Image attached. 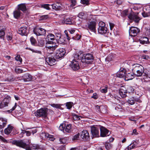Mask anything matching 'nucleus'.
Returning a JSON list of instances; mask_svg holds the SVG:
<instances>
[{
	"label": "nucleus",
	"instance_id": "35",
	"mask_svg": "<svg viewBox=\"0 0 150 150\" xmlns=\"http://www.w3.org/2000/svg\"><path fill=\"white\" fill-rule=\"evenodd\" d=\"M6 28L5 27L3 26H0V38L2 39L3 38L5 35L4 30Z\"/></svg>",
	"mask_w": 150,
	"mask_h": 150
},
{
	"label": "nucleus",
	"instance_id": "20",
	"mask_svg": "<svg viewBox=\"0 0 150 150\" xmlns=\"http://www.w3.org/2000/svg\"><path fill=\"white\" fill-rule=\"evenodd\" d=\"M37 132L36 129H30L29 130H22V131L21 134H26V135L27 136H29L31 134H33L34 133Z\"/></svg>",
	"mask_w": 150,
	"mask_h": 150
},
{
	"label": "nucleus",
	"instance_id": "29",
	"mask_svg": "<svg viewBox=\"0 0 150 150\" xmlns=\"http://www.w3.org/2000/svg\"><path fill=\"white\" fill-rule=\"evenodd\" d=\"M7 124V120L3 118H0V128L3 129Z\"/></svg>",
	"mask_w": 150,
	"mask_h": 150
},
{
	"label": "nucleus",
	"instance_id": "23",
	"mask_svg": "<svg viewBox=\"0 0 150 150\" xmlns=\"http://www.w3.org/2000/svg\"><path fill=\"white\" fill-rule=\"evenodd\" d=\"M9 102L8 99L6 98H5L2 102L0 101V109L6 106H7Z\"/></svg>",
	"mask_w": 150,
	"mask_h": 150
},
{
	"label": "nucleus",
	"instance_id": "52",
	"mask_svg": "<svg viewBox=\"0 0 150 150\" xmlns=\"http://www.w3.org/2000/svg\"><path fill=\"white\" fill-rule=\"evenodd\" d=\"M51 106L54 108L60 109H62L61 105L60 104H53L51 105Z\"/></svg>",
	"mask_w": 150,
	"mask_h": 150
},
{
	"label": "nucleus",
	"instance_id": "8",
	"mask_svg": "<svg viewBox=\"0 0 150 150\" xmlns=\"http://www.w3.org/2000/svg\"><path fill=\"white\" fill-rule=\"evenodd\" d=\"M87 24L86 26L87 30H89L91 31L94 32L96 30V22L90 20L87 22Z\"/></svg>",
	"mask_w": 150,
	"mask_h": 150
},
{
	"label": "nucleus",
	"instance_id": "34",
	"mask_svg": "<svg viewBox=\"0 0 150 150\" xmlns=\"http://www.w3.org/2000/svg\"><path fill=\"white\" fill-rule=\"evenodd\" d=\"M18 9L22 11L23 12H25L26 11V6L25 4H19L18 6Z\"/></svg>",
	"mask_w": 150,
	"mask_h": 150
},
{
	"label": "nucleus",
	"instance_id": "5",
	"mask_svg": "<svg viewBox=\"0 0 150 150\" xmlns=\"http://www.w3.org/2000/svg\"><path fill=\"white\" fill-rule=\"evenodd\" d=\"M91 131L93 137H98L99 136V129L100 126L94 125L90 126Z\"/></svg>",
	"mask_w": 150,
	"mask_h": 150
},
{
	"label": "nucleus",
	"instance_id": "49",
	"mask_svg": "<svg viewBox=\"0 0 150 150\" xmlns=\"http://www.w3.org/2000/svg\"><path fill=\"white\" fill-rule=\"evenodd\" d=\"M72 116L74 120H78L80 119V117L75 114H72Z\"/></svg>",
	"mask_w": 150,
	"mask_h": 150
},
{
	"label": "nucleus",
	"instance_id": "31",
	"mask_svg": "<svg viewBox=\"0 0 150 150\" xmlns=\"http://www.w3.org/2000/svg\"><path fill=\"white\" fill-rule=\"evenodd\" d=\"M98 32L99 33L101 34H105L108 33L107 28L106 27L102 28V29L98 28Z\"/></svg>",
	"mask_w": 150,
	"mask_h": 150
},
{
	"label": "nucleus",
	"instance_id": "4",
	"mask_svg": "<svg viewBox=\"0 0 150 150\" xmlns=\"http://www.w3.org/2000/svg\"><path fill=\"white\" fill-rule=\"evenodd\" d=\"M139 13L134 12L132 10H131L128 17L131 21H134L136 23L139 22L140 19L138 16Z\"/></svg>",
	"mask_w": 150,
	"mask_h": 150
},
{
	"label": "nucleus",
	"instance_id": "1",
	"mask_svg": "<svg viewBox=\"0 0 150 150\" xmlns=\"http://www.w3.org/2000/svg\"><path fill=\"white\" fill-rule=\"evenodd\" d=\"M74 58L77 60L81 59L83 63L87 64H91L93 61L94 57L92 54L89 53L84 54L83 55L81 52H76L74 55Z\"/></svg>",
	"mask_w": 150,
	"mask_h": 150
},
{
	"label": "nucleus",
	"instance_id": "28",
	"mask_svg": "<svg viewBox=\"0 0 150 150\" xmlns=\"http://www.w3.org/2000/svg\"><path fill=\"white\" fill-rule=\"evenodd\" d=\"M135 75L133 73H128L126 74L125 79L127 81L132 80L134 78Z\"/></svg>",
	"mask_w": 150,
	"mask_h": 150
},
{
	"label": "nucleus",
	"instance_id": "18",
	"mask_svg": "<svg viewBox=\"0 0 150 150\" xmlns=\"http://www.w3.org/2000/svg\"><path fill=\"white\" fill-rule=\"evenodd\" d=\"M81 137L85 141L88 140L90 138L89 133L86 130H83V131Z\"/></svg>",
	"mask_w": 150,
	"mask_h": 150
},
{
	"label": "nucleus",
	"instance_id": "17",
	"mask_svg": "<svg viewBox=\"0 0 150 150\" xmlns=\"http://www.w3.org/2000/svg\"><path fill=\"white\" fill-rule=\"evenodd\" d=\"M127 91L125 87L122 86L119 91V94L122 98H125L127 96Z\"/></svg>",
	"mask_w": 150,
	"mask_h": 150
},
{
	"label": "nucleus",
	"instance_id": "60",
	"mask_svg": "<svg viewBox=\"0 0 150 150\" xmlns=\"http://www.w3.org/2000/svg\"><path fill=\"white\" fill-rule=\"evenodd\" d=\"M50 5L48 4H44L42 5V7L47 10H50V8L49 7Z\"/></svg>",
	"mask_w": 150,
	"mask_h": 150
},
{
	"label": "nucleus",
	"instance_id": "51",
	"mask_svg": "<svg viewBox=\"0 0 150 150\" xmlns=\"http://www.w3.org/2000/svg\"><path fill=\"white\" fill-rule=\"evenodd\" d=\"M105 27H106L105 26V24L104 22L103 21H100L99 22V27L98 28H100L102 29V28Z\"/></svg>",
	"mask_w": 150,
	"mask_h": 150
},
{
	"label": "nucleus",
	"instance_id": "21",
	"mask_svg": "<svg viewBox=\"0 0 150 150\" xmlns=\"http://www.w3.org/2000/svg\"><path fill=\"white\" fill-rule=\"evenodd\" d=\"M0 80L2 81H12L14 80L12 76L11 75H8L7 77H5V76L1 77L0 76Z\"/></svg>",
	"mask_w": 150,
	"mask_h": 150
},
{
	"label": "nucleus",
	"instance_id": "26",
	"mask_svg": "<svg viewBox=\"0 0 150 150\" xmlns=\"http://www.w3.org/2000/svg\"><path fill=\"white\" fill-rule=\"evenodd\" d=\"M51 6L52 8L57 10H59L62 9V5L59 2L54 4Z\"/></svg>",
	"mask_w": 150,
	"mask_h": 150
},
{
	"label": "nucleus",
	"instance_id": "12",
	"mask_svg": "<svg viewBox=\"0 0 150 150\" xmlns=\"http://www.w3.org/2000/svg\"><path fill=\"white\" fill-rule=\"evenodd\" d=\"M144 12L142 14L144 17L150 16V5H147L143 8Z\"/></svg>",
	"mask_w": 150,
	"mask_h": 150
},
{
	"label": "nucleus",
	"instance_id": "55",
	"mask_svg": "<svg viewBox=\"0 0 150 150\" xmlns=\"http://www.w3.org/2000/svg\"><path fill=\"white\" fill-rule=\"evenodd\" d=\"M46 139L52 141H53L54 139V138L53 136L51 135H50L48 133Z\"/></svg>",
	"mask_w": 150,
	"mask_h": 150
},
{
	"label": "nucleus",
	"instance_id": "41",
	"mask_svg": "<svg viewBox=\"0 0 150 150\" xmlns=\"http://www.w3.org/2000/svg\"><path fill=\"white\" fill-rule=\"evenodd\" d=\"M48 15L41 16H40L39 20L40 21H45L48 18Z\"/></svg>",
	"mask_w": 150,
	"mask_h": 150
},
{
	"label": "nucleus",
	"instance_id": "11",
	"mask_svg": "<svg viewBox=\"0 0 150 150\" xmlns=\"http://www.w3.org/2000/svg\"><path fill=\"white\" fill-rule=\"evenodd\" d=\"M34 33L37 36L44 35L46 34L45 30L42 28H36L33 30Z\"/></svg>",
	"mask_w": 150,
	"mask_h": 150
},
{
	"label": "nucleus",
	"instance_id": "44",
	"mask_svg": "<svg viewBox=\"0 0 150 150\" xmlns=\"http://www.w3.org/2000/svg\"><path fill=\"white\" fill-rule=\"evenodd\" d=\"M48 45L49 46H54V45H56V43L52 41H48L46 44V47H47V45Z\"/></svg>",
	"mask_w": 150,
	"mask_h": 150
},
{
	"label": "nucleus",
	"instance_id": "38",
	"mask_svg": "<svg viewBox=\"0 0 150 150\" xmlns=\"http://www.w3.org/2000/svg\"><path fill=\"white\" fill-rule=\"evenodd\" d=\"M78 17L80 18L81 19L85 20L86 19H87L86 18V15L83 12H81L79 13L78 15ZM89 19L88 18V20Z\"/></svg>",
	"mask_w": 150,
	"mask_h": 150
},
{
	"label": "nucleus",
	"instance_id": "30",
	"mask_svg": "<svg viewBox=\"0 0 150 150\" xmlns=\"http://www.w3.org/2000/svg\"><path fill=\"white\" fill-rule=\"evenodd\" d=\"M139 41L140 43L142 44H148L149 41L148 38L146 37H142L139 39Z\"/></svg>",
	"mask_w": 150,
	"mask_h": 150
},
{
	"label": "nucleus",
	"instance_id": "19",
	"mask_svg": "<svg viewBox=\"0 0 150 150\" xmlns=\"http://www.w3.org/2000/svg\"><path fill=\"white\" fill-rule=\"evenodd\" d=\"M57 30H54V32L55 35V40L57 41V42L58 43L60 42H62V39L61 38L62 35L59 32H57Z\"/></svg>",
	"mask_w": 150,
	"mask_h": 150
},
{
	"label": "nucleus",
	"instance_id": "53",
	"mask_svg": "<svg viewBox=\"0 0 150 150\" xmlns=\"http://www.w3.org/2000/svg\"><path fill=\"white\" fill-rule=\"evenodd\" d=\"M64 23L66 24H71L72 23L70 18H67L64 21Z\"/></svg>",
	"mask_w": 150,
	"mask_h": 150
},
{
	"label": "nucleus",
	"instance_id": "36",
	"mask_svg": "<svg viewBox=\"0 0 150 150\" xmlns=\"http://www.w3.org/2000/svg\"><path fill=\"white\" fill-rule=\"evenodd\" d=\"M22 13L18 9L13 12V16L16 18H19L21 15Z\"/></svg>",
	"mask_w": 150,
	"mask_h": 150
},
{
	"label": "nucleus",
	"instance_id": "10",
	"mask_svg": "<svg viewBox=\"0 0 150 150\" xmlns=\"http://www.w3.org/2000/svg\"><path fill=\"white\" fill-rule=\"evenodd\" d=\"M140 31V30L137 27H131L129 30V35L132 36H135L139 33Z\"/></svg>",
	"mask_w": 150,
	"mask_h": 150
},
{
	"label": "nucleus",
	"instance_id": "6",
	"mask_svg": "<svg viewBox=\"0 0 150 150\" xmlns=\"http://www.w3.org/2000/svg\"><path fill=\"white\" fill-rule=\"evenodd\" d=\"M48 110L47 108H42L35 112L34 114L37 117H45L47 116Z\"/></svg>",
	"mask_w": 150,
	"mask_h": 150
},
{
	"label": "nucleus",
	"instance_id": "13",
	"mask_svg": "<svg viewBox=\"0 0 150 150\" xmlns=\"http://www.w3.org/2000/svg\"><path fill=\"white\" fill-rule=\"evenodd\" d=\"M100 136L101 137H104L108 136L109 130L103 127L100 126Z\"/></svg>",
	"mask_w": 150,
	"mask_h": 150
},
{
	"label": "nucleus",
	"instance_id": "54",
	"mask_svg": "<svg viewBox=\"0 0 150 150\" xmlns=\"http://www.w3.org/2000/svg\"><path fill=\"white\" fill-rule=\"evenodd\" d=\"M29 50L33 52L38 53L40 54H42V52L41 51L36 50L32 49L30 48Z\"/></svg>",
	"mask_w": 150,
	"mask_h": 150
},
{
	"label": "nucleus",
	"instance_id": "27",
	"mask_svg": "<svg viewBox=\"0 0 150 150\" xmlns=\"http://www.w3.org/2000/svg\"><path fill=\"white\" fill-rule=\"evenodd\" d=\"M135 102H140L141 100L139 98H137L133 97H131L129 98L127 101L128 103L131 105L134 104Z\"/></svg>",
	"mask_w": 150,
	"mask_h": 150
},
{
	"label": "nucleus",
	"instance_id": "15",
	"mask_svg": "<svg viewBox=\"0 0 150 150\" xmlns=\"http://www.w3.org/2000/svg\"><path fill=\"white\" fill-rule=\"evenodd\" d=\"M28 33L27 27L25 26L21 27L18 30V33L22 35H26Z\"/></svg>",
	"mask_w": 150,
	"mask_h": 150
},
{
	"label": "nucleus",
	"instance_id": "45",
	"mask_svg": "<svg viewBox=\"0 0 150 150\" xmlns=\"http://www.w3.org/2000/svg\"><path fill=\"white\" fill-rule=\"evenodd\" d=\"M15 60L18 62L20 63H21L22 62V59L20 57V55H17L15 58Z\"/></svg>",
	"mask_w": 150,
	"mask_h": 150
},
{
	"label": "nucleus",
	"instance_id": "3",
	"mask_svg": "<svg viewBox=\"0 0 150 150\" xmlns=\"http://www.w3.org/2000/svg\"><path fill=\"white\" fill-rule=\"evenodd\" d=\"M132 71L134 74L137 76H141L144 72V68L141 65L136 64L132 65Z\"/></svg>",
	"mask_w": 150,
	"mask_h": 150
},
{
	"label": "nucleus",
	"instance_id": "59",
	"mask_svg": "<svg viewBox=\"0 0 150 150\" xmlns=\"http://www.w3.org/2000/svg\"><path fill=\"white\" fill-rule=\"evenodd\" d=\"M48 135V133H46L45 132H42L41 134V136L43 138H47V135Z\"/></svg>",
	"mask_w": 150,
	"mask_h": 150
},
{
	"label": "nucleus",
	"instance_id": "56",
	"mask_svg": "<svg viewBox=\"0 0 150 150\" xmlns=\"http://www.w3.org/2000/svg\"><path fill=\"white\" fill-rule=\"evenodd\" d=\"M105 147L107 150H109L111 148V144L108 143L106 142L105 144Z\"/></svg>",
	"mask_w": 150,
	"mask_h": 150
},
{
	"label": "nucleus",
	"instance_id": "43",
	"mask_svg": "<svg viewBox=\"0 0 150 150\" xmlns=\"http://www.w3.org/2000/svg\"><path fill=\"white\" fill-rule=\"evenodd\" d=\"M66 127L65 124L64 123H62L59 126V130L61 131H63V132L64 133H65L64 131L65 130V127Z\"/></svg>",
	"mask_w": 150,
	"mask_h": 150
},
{
	"label": "nucleus",
	"instance_id": "24",
	"mask_svg": "<svg viewBox=\"0 0 150 150\" xmlns=\"http://www.w3.org/2000/svg\"><path fill=\"white\" fill-rule=\"evenodd\" d=\"M125 69L123 68L121 69L119 71L117 74V77L120 78L124 77L125 75Z\"/></svg>",
	"mask_w": 150,
	"mask_h": 150
},
{
	"label": "nucleus",
	"instance_id": "33",
	"mask_svg": "<svg viewBox=\"0 0 150 150\" xmlns=\"http://www.w3.org/2000/svg\"><path fill=\"white\" fill-rule=\"evenodd\" d=\"M13 129V127L12 126L9 125L7 127L4 129V131L5 134L7 135L9 134L12 131Z\"/></svg>",
	"mask_w": 150,
	"mask_h": 150
},
{
	"label": "nucleus",
	"instance_id": "42",
	"mask_svg": "<svg viewBox=\"0 0 150 150\" xmlns=\"http://www.w3.org/2000/svg\"><path fill=\"white\" fill-rule=\"evenodd\" d=\"M66 106L67 108L68 109H70L73 105V103L72 102H68L66 103Z\"/></svg>",
	"mask_w": 150,
	"mask_h": 150
},
{
	"label": "nucleus",
	"instance_id": "64",
	"mask_svg": "<svg viewBox=\"0 0 150 150\" xmlns=\"http://www.w3.org/2000/svg\"><path fill=\"white\" fill-rule=\"evenodd\" d=\"M82 3L84 4L87 5L89 4L88 0H81Z\"/></svg>",
	"mask_w": 150,
	"mask_h": 150
},
{
	"label": "nucleus",
	"instance_id": "58",
	"mask_svg": "<svg viewBox=\"0 0 150 150\" xmlns=\"http://www.w3.org/2000/svg\"><path fill=\"white\" fill-rule=\"evenodd\" d=\"M59 140L60 142L62 144H65L67 141V138H60Z\"/></svg>",
	"mask_w": 150,
	"mask_h": 150
},
{
	"label": "nucleus",
	"instance_id": "25",
	"mask_svg": "<svg viewBox=\"0 0 150 150\" xmlns=\"http://www.w3.org/2000/svg\"><path fill=\"white\" fill-rule=\"evenodd\" d=\"M47 45V47H46L47 52L48 54L52 53L57 48V45H54V46H49Z\"/></svg>",
	"mask_w": 150,
	"mask_h": 150
},
{
	"label": "nucleus",
	"instance_id": "2",
	"mask_svg": "<svg viewBox=\"0 0 150 150\" xmlns=\"http://www.w3.org/2000/svg\"><path fill=\"white\" fill-rule=\"evenodd\" d=\"M29 140H20L13 141V143L17 146L25 149L26 150H31V146Z\"/></svg>",
	"mask_w": 150,
	"mask_h": 150
},
{
	"label": "nucleus",
	"instance_id": "14",
	"mask_svg": "<svg viewBox=\"0 0 150 150\" xmlns=\"http://www.w3.org/2000/svg\"><path fill=\"white\" fill-rule=\"evenodd\" d=\"M96 108L97 112H100L103 114H105L107 112V107L106 106L102 105L99 106L96 105Z\"/></svg>",
	"mask_w": 150,
	"mask_h": 150
},
{
	"label": "nucleus",
	"instance_id": "9",
	"mask_svg": "<svg viewBox=\"0 0 150 150\" xmlns=\"http://www.w3.org/2000/svg\"><path fill=\"white\" fill-rule=\"evenodd\" d=\"M74 59H75V58ZM70 66L71 69L74 71H76L80 69L79 62L75 59H73L71 61Z\"/></svg>",
	"mask_w": 150,
	"mask_h": 150
},
{
	"label": "nucleus",
	"instance_id": "32",
	"mask_svg": "<svg viewBox=\"0 0 150 150\" xmlns=\"http://www.w3.org/2000/svg\"><path fill=\"white\" fill-rule=\"evenodd\" d=\"M27 69L24 67H17L15 69L16 72L17 73H21L26 71Z\"/></svg>",
	"mask_w": 150,
	"mask_h": 150
},
{
	"label": "nucleus",
	"instance_id": "57",
	"mask_svg": "<svg viewBox=\"0 0 150 150\" xmlns=\"http://www.w3.org/2000/svg\"><path fill=\"white\" fill-rule=\"evenodd\" d=\"M81 36L78 34H76L75 35L72 37V38L76 40H79L81 38Z\"/></svg>",
	"mask_w": 150,
	"mask_h": 150
},
{
	"label": "nucleus",
	"instance_id": "63",
	"mask_svg": "<svg viewBox=\"0 0 150 150\" xmlns=\"http://www.w3.org/2000/svg\"><path fill=\"white\" fill-rule=\"evenodd\" d=\"M139 142L137 140L136 141H134L133 143V144L134 146L136 147H137L138 146H140V145L138 144Z\"/></svg>",
	"mask_w": 150,
	"mask_h": 150
},
{
	"label": "nucleus",
	"instance_id": "16",
	"mask_svg": "<svg viewBox=\"0 0 150 150\" xmlns=\"http://www.w3.org/2000/svg\"><path fill=\"white\" fill-rule=\"evenodd\" d=\"M46 62L48 64L52 66L55 64L56 59L53 57H47L45 59Z\"/></svg>",
	"mask_w": 150,
	"mask_h": 150
},
{
	"label": "nucleus",
	"instance_id": "40",
	"mask_svg": "<svg viewBox=\"0 0 150 150\" xmlns=\"http://www.w3.org/2000/svg\"><path fill=\"white\" fill-rule=\"evenodd\" d=\"M132 10V9L130 10H125L122 11L121 13L122 15L124 16H126L129 15V13L131 12V10Z\"/></svg>",
	"mask_w": 150,
	"mask_h": 150
},
{
	"label": "nucleus",
	"instance_id": "22",
	"mask_svg": "<svg viewBox=\"0 0 150 150\" xmlns=\"http://www.w3.org/2000/svg\"><path fill=\"white\" fill-rule=\"evenodd\" d=\"M22 78L24 82L30 81L33 79L31 75L28 73L24 74L22 76Z\"/></svg>",
	"mask_w": 150,
	"mask_h": 150
},
{
	"label": "nucleus",
	"instance_id": "39",
	"mask_svg": "<svg viewBox=\"0 0 150 150\" xmlns=\"http://www.w3.org/2000/svg\"><path fill=\"white\" fill-rule=\"evenodd\" d=\"M71 125L70 124L67 125L64 131L65 132L69 133L71 132Z\"/></svg>",
	"mask_w": 150,
	"mask_h": 150
},
{
	"label": "nucleus",
	"instance_id": "47",
	"mask_svg": "<svg viewBox=\"0 0 150 150\" xmlns=\"http://www.w3.org/2000/svg\"><path fill=\"white\" fill-rule=\"evenodd\" d=\"M135 148L133 144H131L129 145L125 149V150H131L132 149H133Z\"/></svg>",
	"mask_w": 150,
	"mask_h": 150
},
{
	"label": "nucleus",
	"instance_id": "48",
	"mask_svg": "<svg viewBox=\"0 0 150 150\" xmlns=\"http://www.w3.org/2000/svg\"><path fill=\"white\" fill-rule=\"evenodd\" d=\"M108 87H103L100 88V92L103 93H105L107 92Z\"/></svg>",
	"mask_w": 150,
	"mask_h": 150
},
{
	"label": "nucleus",
	"instance_id": "61",
	"mask_svg": "<svg viewBox=\"0 0 150 150\" xmlns=\"http://www.w3.org/2000/svg\"><path fill=\"white\" fill-rule=\"evenodd\" d=\"M141 58L142 59L146 60H148L150 58V57L149 56L145 55H142L141 56Z\"/></svg>",
	"mask_w": 150,
	"mask_h": 150
},
{
	"label": "nucleus",
	"instance_id": "50",
	"mask_svg": "<svg viewBox=\"0 0 150 150\" xmlns=\"http://www.w3.org/2000/svg\"><path fill=\"white\" fill-rule=\"evenodd\" d=\"M113 58L112 54H111L109 55L105 59L106 61L110 62L112 60Z\"/></svg>",
	"mask_w": 150,
	"mask_h": 150
},
{
	"label": "nucleus",
	"instance_id": "62",
	"mask_svg": "<svg viewBox=\"0 0 150 150\" xmlns=\"http://www.w3.org/2000/svg\"><path fill=\"white\" fill-rule=\"evenodd\" d=\"M79 135H80L79 134L75 135L72 138V140H74L78 139L79 138Z\"/></svg>",
	"mask_w": 150,
	"mask_h": 150
},
{
	"label": "nucleus",
	"instance_id": "46",
	"mask_svg": "<svg viewBox=\"0 0 150 150\" xmlns=\"http://www.w3.org/2000/svg\"><path fill=\"white\" fill-rule=\"evenodd\" d=\"M6 38L8 40H11L12 39V35L11 33H8L6 35Z\"/></svg>",
	"mask_w": 150,
	"mask_h": 150
},
{
	"label": "nucleus",
	"instance_id": "37",
	"mask_svg": "<svg viewBox=\"0 0 150 150\" xmlns=\"http://www.w3.org/2000/svg\"><path fill=\"white\" fill-rule=\"evenodd\" d=\"M46 39L49 41V40H55V36L52 33H50L47 35Z\"/></svg>",
	"mask_w": 150,
	"mask_h": 150
},
{
	"label": "nucleus",
	"instance_id": "7",
	"mask_svg": "<svg viewBox=\"0 0 150 150\" xmlns=\"http://www.w3.org/2000/svg\"><path fill=\"white\" fill-rule=\"evenodd\" d=\"M65 50L63 48H60L55 51L54 54V57L57 59L63 57L65 54Z\"/></svg>",
	"mask_w": 150,
	"mask_h": 150
}]
</instances>
